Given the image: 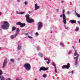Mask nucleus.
<instances>
[{
    "instance_id": "nucleus-1",
    "label": "nucleus",
    "mask_w": 80,
    "mask_h": 80,
    "mask_svg": "<svg viewBox=\"0 0 80 80\" xmlns=\"http://www.w3.org/2000/svg\"><path fill=\"white\" fill-rule=\"evenodd\" d=\"M10 24L7 21L3 22V24L1 25V28L3 30H8L9 28V25Z\"/></svg>"
},
{
    "instance_id": "nucleus-2",
    "label": "nucleus",
    "mask_w": 80,
    "mask_h": 80,
    "mask_svg": "<svg viewBox=\"0 0 80 80\" xmlns=\"http://www.w3.org/2000/svg\"><path fill=\"white\" fill-rule=\"evenodd\" d=\"M75 52L74 54V56H77L76 57H75L74 58V59H75V65H77V64H78L77 61L78 60V58L79 57V54H78L77 52V50H75Z\"/></svg>"
},
{
    "instance_id": "nucleus-3",
    "label": "nucleus",
    "mask_w": 80,
    "mask_h": 80,
    "mask_svg": "<svg viewBox=\"0 0 80 80\" xmlns=\"http://www.w3.org/2000/svg\"><path fill=\"white\" fill-rule=\"evenodd\" d=\"M24 67L27 71H29L31 69V65L28 63H25L24 65Z\"/></svg>"
},
{
    "instance_id": "nucleus-4",
    "label": "nucleus",
    "mask_w": 80,
    "mask_h": 80,
    "mask_svg": "<svg viewBox=\"0 0 80 80\" xmlns=\"http://www.w3.org/2000/svg\"><path fill=\"white\" fill-rule=\"evenodd\" d=\"M63 14L60 16V17L62 18V17L63 19V22L65 25H66L67 23V20L66 19V16H65V14L64 12H65V11H63Z\"/></svg>"
},
{
    "instance_id": "nucleus-5",
    "label": "nucleus",
    "mask_w": 80,
    "mask_h": 80,
    "mask_svg": "<svg viewBox=\"0 0 80 80\" xmlns=\"http://www.w3.org/2000/svg\"><path fill=\"white\" fill-rule=\"evenodd\" d=\"M43 24L42 22H39L38 23V30H41V28L43 27Z\"/></svg>"
},
{
    "instance_id": "nucleus-6",
    "label": "nucleus",
    "mask_w": 80,
    "mask_h": 80,
    "mask_svg": "<svg viewBox=\"0 0 80 80\" xmlns=\"http://www.w3.org/2000/svg\"><path fill=\"white\" fill-rule=\"evenodd\" d=\"M70 68V63H68L67 65H64L62 67V68L63 69L64 68H67V69H68Z\"/></svg>"
},
{
    "instance_id": "nucleus-7",
    "label": "nucleus",
    "mask_w": 80,
    "mask_h": 80,
    "mask_svg": "<svg viewBox=\"0 0 80 80\" xmlns=\"http://www.w3.org/2000/svg\"><path fill=\"white\" fill-rule=\"evenodd\" d=\"M8 63V62L7 61V59H5L2 65V68H5V67L6 66V64Z\"/></svg>"
},
{
    "instance_id": "nucleus-8",
    "label": "nucleus",
    "mask_w": 80,
    "mask_h": 80,
    "mask_svg": "<svg viewBox=\"0 0 80 80\" xmlns=\"http://www.w3.org/2000/svg\"><path fill=\"white\" fill-rule=\"evenodd\" d=\"M48 70V68H46L45 67H42L40 68L39 69V71L40 72H42V70L45 71L46 70Z\"/></svg>"
},
{
    "instance_id": "nucleus-9",
    "label": "nucleus",
    "mask_w": 80,
    "mask_h": 80,
    "mask_svg": "<svg viewBox=\"0 0 80 80\" xmlns=\"http://www.w3.org/2000/svg\"><path fill=\"white\" fill-rule=\"evenodd\" d=\"M25 18H26V21H28V20H30V18H30V15L28 14H27L25 15Z\"/></svg>"
},
{
    "instance_id": "nucleus-10",
    "label": "nucleus",
    "mask_w": 80,
    "mask_h": 80,
    "mask_svg": "<svg viewBox=\"0 0 80 80\" xmlns=\"http://www.w3.org/2000/svg\"><path fill=\"white\" fill-rule=\"evenodd\" d=\"M40 7L39 6H38V4L37 3H36L35 4V9L34 10H38V9H39L40 8Z\"/></svg>"
},
{
    "instance_id": "nucleus-11",
    "label": "nucleus",
    "mask_w": 80,
    "mask_h": 80,
    "mask_svg": "<svg viewBox=\"0 0 80 80\" xmlns=\"http://www.w3.org/2000/svg\"><path fill=\"white\" fill-rule=\"evenodd\" d=\"M28 23H32L34 22V20L33 19L30 18V19H29L28 21H27Z\"/></svg>"
},
{
    "instance_id": "nucleus-12",
    "label": "nucleus",
    "mask_w": 80,
    "mask_h": 80,
    "mask_svg": "<svg viewBox=\"0 0 80 80\" xmlns=\"http://www.w3.org/2000/svg\"><path fill=\"white\" fill-rule=\"evenodd\" d=\"M17 36V34H15V35H11V36L10 38H11V39H13L14 38H15Z\"/></svg>"
},
{
    "instance_id": "nucleus-13",
    "label": "nucleus",
    "mask_w": 80,
    "mask_h": 80,
    "mask_svg": "<svg viewBox=\"0 0 80 80\" xmlns=\"http://www.w3.org/2000/svg\"><path fill=\"white\" fill-rule=\"evenodd\" d=\"M17 14H19V15H23L25 13V12H18V11H16Z\"/></svg>"
},
{
    "instance_id": "nucleus-14",
    "label": "nucleus",
    "mask_w": 80,
    "mask_h": 80,
    "mask_svg": "<svg viewBox=\"0 0 80 80\" xmlns=\"http://www.w3.org/2000/svg\"><path fill=\"white\" fill-rule=\"evenodd\" d=\"M0 79L1 80H5V78L3 76L0 75Z\"/></svg>"
},
{
    "instance_id": "nucleus-15",
    "label": "nucleus",
    "mask_w": 80,
    "mask_h": 80,
    "mask_svg": "<svg viewBox=\"0 0 80 80\" xmlns=\"http://www.w3.org/2000/svg\"><path fill=\"white\" fill-rule=\"evenodd\" d=\"M69 22H71V23H76V21L73 20H72L69 21Z\"/></svg>"
},
{
    "instance_id": "nucleus-16",
    "label": "nucleus",
    "mask_w": 80,
    "mask_h": 80,
    "mask_svg": "<svg viewBox=\"0 0 80 80\" xmlns=\"http://www.w3.org/2000/svg\"><path fill=\"white\" fill-rule=\"evenodd\" d=\"M17 48L18 50H21L22 49V46L20 45H19L18 46Z\"/></svg>"
},
{
    "instance_id": "nucleus-17",
    "label": "nucleus",
    "mask_w": 80,
    "mask_h": 80,
    "mask_svg": "<svg viewBox=\"0 0 80 80\" xmlns=\"http://www.w3.org/2000/svg\"><path fill=\"white\" fill-rule=\"evenodd\" d=\"M20 25V27H25V23H21V25Z\"/></svg>"
},
{
    "instance_id": "nucleus-18",
    "label": "nucleus",
    "mask_w": 80,
    "mask_h": 80,
    "mask_svg": "<svg viewBox=\"0 0 80 80\" xmlns=\"http://www.w3.org/2000/svg\"><path fill=\"white\" fill-rule=\"evenodd\" d=\"M20 31V30H19V29L17 28V32L16 33V34H17V35H18V33H19V32Z\"/></svg>"
},
{
    "instance_id": "nucleus-19",
    "label": "nucleus",
    "mask_w": 80,
    "mask_h": 80,
    "mask_svg": "<svg viewBox=\"0 0 80 80\" xmlns=\"http://www.w3.org/2000/svg\"><path fill=\"white\" fill-rule=\"evenodd\" d=\"M38 55H39V56H40V57H43V54H42L41 52H39L38 53Z\"/></svg>"
},
{
    "instance_id": "nucleus-20",
    "label": "nucleus",
    "mask_w": 80,
    "mask_h": 80,
    "mask_svg": "<svg viewBox=\"0 0 80 80\" xmlns=\"http://www.w3.org/2000/svg\"><path fill=\"white\" fill-rule=\"evenodd\" d=\"M16 29V27H15L14 26L12 27V31H15Z\"/></svg>"
},
{
    "instance_id": "nucleus-21",
    "label": "nucleus",
    "mask_w": 80,
    "mask_h": 80,
    "mask_svg": "<svg viewBox=\"0 0 80 80\" xmlns=\"http://www.w3.org/2000/svg\"><path fill=\"white\" fill-rule=\"evenodd\" d=\"M21 23H21L20 22H17L16 23V25H21Z\"/></svg>"
},
{
    "instance_id": "nucleus-22",
    "label": "nucleus",
    "mask_w": 80,
    "mask_h": 80,
    "mask_svg": "<svg viewBox=\"0 0 80 80\" xmlns=\"http://www.w3.org/2000/svg\"><path fill=\"white\" fill-rule=\"evenodd\" d=\"M78 30H79V28H78V27H77L76 29H75V31H76V32H78Z\"/></svg>"
},
{
    "instance_id": "nucleus-23",
    "label": "nucleus",
    "mask_w": 80,
    "mask_h": 80,
    "mask_svg": "<svg viewBox=\"0 0 80 80\" xmlns=\"http://www.w3.org/2000/svg\"><path fill=\"white\" fill-rule=\"evenodd\" d=\"M76 15H77V17H78L79 18H80V14H79L78 13H76Z\"/></svg>"
},
{
    "instance_id": "nucleus-24",
    "label": "nucleus",
    "mask_w": 80,
    "mask_h": 80,
    "mask_svg": "<svg viewBox=\"0 0 80 80\" xmlns=\"http://www.w3.org/2000/svg\"><path fill=\"white\" fill-rule=\"evenodd\" d=\"M60 45H61V47H63L65 46V45H64V44H63V43L62 42L61 43Z\"/></svg>"
},
{
    "instance_id": "nucleus-25",
    "label": "nucleus",
    "mask_w": 80,
    "mask_h": 80,
    "mask_svg": "<svg viewBox=\"0 0 80 80\" xmlns=\"http://www.w3.org/2000/svg\"><path fill=\"white\" fill-rule=\"evenodd\" d=\"M52 64L54 67H56V66L55 65V63H54V62H52Z\"/></svg>"
},
{
    "instance_id": "nucleus-26",
    "label": "nucleus",
    "mask_w": 80,
    "mask_h": 80,
    "mask_svg": "<svg viewBox=\"0 0 80 80\" xmlns=\"http://www.w3.org/2000/svg\"><path fill=\"white\" fill-rule=\"evenodd\" d=\"M3 74V72L2 70L0 69V75H2Z\"/></svg>"
},
{
    "instance_id": "nucleus-27",
    "label": "nucleus",
    "mask_w": 80,
    "mask_h": 80,
    "mask_svg": "<svg viewBox=\"0 0 80 80\" xmlns=\"http://www.w3.org/2000/svg\"><path fill=\"white\" fill-rule=\"evenodd\" d=\"M48 61H47V63L48 64H50V59H48Z\"/></svg>"
},
{
    "instance_id": "nucleus-28",
    "label": "nucleus",
    "mask_w": 80,
    "mask_h": 80,
    "mask_svg": "<svg viewBox=\"0 0 80 80\" xmlns=\"http://www.w3.org/2000/svg\"><path fill=\"white\" fill-rule=\"evenodd\" d=\"M10 61L12 62H14V59H10Z\"/></svg>"
},
{
    "instance_id": "nucleus-29",
    "label": "nucleus",
    "mask_w": 80,
    "mask_h": 80,
    "mask_svg": "<svg viewBox=\"0 0 80 80\" xmlns=\"http://www.w3.org/2000/svg\"><path fill=\"white\" fill-rule=\"evenodd\" d=\"M55 72L56 73H57V68L56 67H55Z\"/></svg>"
},
{
    "instance_id": "nucleus-30",
    "label": "nucleus",
    "mask_w": 80,
    "mask_h": 80,
    "mask_svg": "<svg viewBox=\"0 0 80 80\" xmlns=\"http://www.w3.org/2000/svg\"><path fill=\"white\" fill-rule=\"evenodd\" d=\"M43 77H44V78H46V77H47V75L45 74H44L43 75Z\"/></svg>"
},
{
    "instance_id": "nucleus-31",
    "label": "nucleus",
    "mask_w": 80,
    "mask_h": 80,
    "mask_svg": "<svg viewBox=\"0 0 80 80\" xmlns=\"http://www.w3.org/2000/svg\"><path fill=\"white\" fill-rule=\"evenodd\" d=\"M25 5H27L28 4V2L27 1H26L24 2Z\"/></svg>"
},
{
    "instance_id": "nucleus-32",
    "label": "nucleus",
    "mask_w": 80,
    "mask_h": 80,
    "mask_svg": "<svg viewBox=\"0 0 80 80\" xmlns=\"http://www.w3.org/2000/svg\"><path fill=\"white\" fill-rule=\"evenodd\" d=\"M28 38H31V39L32 38V37L30 36H28Z\"/></svg>"
},
{
    "instance_id": "nucleus-33",
    "label": "nucleus",
    "mask_w": 80,
    "mask_h": 80,
    "mask_svg": "<svg viewBox=\"0 0 80 80\" xmlns=\"http://www.w3.org/2000/svg\"><path fill=\"white\" fill-rule=\"evenodd\" d=\"M6 80H12V79L10 78H8Z\"/></svg>"
},
{
    "instance_id": "nucleus-34",
    "label": "nucleus",
    "mask_w": 80,
    "mask_h": 80,
    "mask_svg": "<svg viewBox=\"0 0 80 80\" xmlns=\"http://www.w3.org/2000/svg\"><path fill=\"white\" fill-rule=\"evenodd\" d=\"M65 28L66 29H68V27H66V26H65Z\"/></svg>"
},
{
    "instance_id": "nucleus-35",
    "label": "nucleus",
    "mask_w": 80,
    "mask_h": 80,
    "mask_svg": "<svg viewBox=\"0 0 80 80\" xmlns=\"http://www.w3.org/2000/svg\"><path fill=\"white\" fill-rule=\"evenodd\" d=\"M44 60H48V59H47V58H45V57H44Z\"/></svg>"
},
{
    "instance_id": "nucleus-36",
    "label": "nucleus",
    "mask_w": 80,
    "mask_h": 80,
    "mask_svg": "<svg viewBox=\"0 0 80 80\" xmlns=\"http://www.w3.org/2000/svg\"><path fill=\"white\" fill-rule=\"evenodd\" d=\"M36 35H37V36H38V32H36Z\"/></svg>"
},
{
    "instance_id": "nucleus-37",
    "label": "nucleus",
    "mask_w": 80,
    "mask_h": 80,
    "mask_svg": "<svg viewBox=\"0 0 80 80\" xmlns=\"http://www.w3.org/2000/svg\"><path fill=\"white\" fill-rule=\"evenodd\" d=\"M70 11H68V12H67V13L68 14H70Z\"/></svg>"
},
{
    "instance_id": "nucleus-38",
    "label": "nucleus",
    "mask_w": 80,
    "mask_h": 80,
    "mask_svg": "<svg viewBox=\"0 0 80 80\" xmlns=\"http://www.w3.org/2000/svg\"><path fill=\"white\" fill-rule=\"evenodd\" d=\"M20 0H17V2H20Z\"/></svg>"
},
{
    "instance_id": "nucleus-39",
    "label": "nucleus",
    "mask_w": 80,
    "mask_h": 80,
    "mask_svg": "<svg viewBox=\"0 0 80 80\" xmlns=\"http://www.w3.org/2000/svg\"><path fill=\"white\" fill-rule=\"evenodd\" d=\"M39 49H40V48H39V47H37V50H39Z\"/></svg>"
},
{
    "instance_id": "nucleus-40",
    "label": "nucleus",
    "mask_w": 80,
    "mask_h": 80,
    "mask_svg": "<svg viewBox=\"0 0 80 80\" xmlns=\"http://www.w3.org/2000/svg\"><path fill=\"white\" fill-rule=\"evenodd\" d=\"M28 13H29V14H30V13H32V12L29 11Z\"/></svg>"
},
{
    "instance_id": "nucleus-41",
    "label": "nucleus",
    "mask_w": 80,
    "mask_h": 80,
    "mask_svg": "<svg viewBox=\"0 0 80 80\" xmlns=\"http://www.w3.org/2000/svg\"><path fill=\"white\" fill-rule=\"evenodd\" d=\"M16 80H20V79L19 78H18L16 79Z\"/></svg>"
},
{
    "instance_id": "nucleus-42",
    "label": "nucleus",
    "mask_w": 80,
    "mask_h": 80,
    "mask_svg": "<svg viewBox=\"0 0 80 80\" xmlns=\"http://www.w3.org/2000/svg\"><path fill=\"white\" fill-rule=\"evenodd\" d=\"M78 23H79V24H80V21H79L78 22Z\"/></svg>"
},
{
    "instance_id": "nucleus-43",
    "label": "nucleus",
    "mask_w": 80,
    "mask_h": 80,
    "mask_svg": "<svg viewBox=\"0 0 80 80\" xmlns=\"http://www.w3.org/2000/svg\"><path fill=\"white\" fill-rule=\"evenodd\" d=\"M71 53H72V52L71 51H69V54H70Z\"/></svg>"
},
{
    "instance_id": "nucleus-44",
    "label": "nucleus",
    "mask_w": 80,
    "mask_h": 80,
    "mask_svg": "<svg viewBox=\"0 0 80 80\" xmlns=\"http://www.w3.org/2000/svg\"><path fill=\"white\" fill-rule=\"evenodd\" d=\"M63 2H64L63 1H61V3H63Z\"/></svg>"
},
{
    "instance_id": "nucleus-45",
    "label": "nucleus",
    "mask_w": 80,
    "mask_h": 80,
    "mask_svg": "<svg viewBox=\"0 0 80 80\" xmlns=\"http://www.w3.org/2000/svg\"><path fill=\"white\" fill-rule=\"evenodd\" d=\"M25 35H28V33H26L25 34Z\"/></svg>"
},
{
    "instance_id": "nucleus-46",
    "label": "nucleus",
    "mask_w": 80,
    "mask_h": 80,
    "mask_svg": "<svg viewBox=\"0 0 80 80\" xmlns=\"http://www.w3.org/2000/svg\"><path fill=\"white\" fill-rule=\"evenodd\" d=\"M71 73H73V71H72V72H71Z\"/></svg>"
},
{
    "instance_id": "nucleus-47",
    "label": "nucleus",
    "mask_w": 80,
    "mask_h": 80,
    "mask_svg": "<svg viewBox=\"0 0 80 80\" xmlns=\"http://www.w3.org/2000/svg\"><path fill=\"white\" fill-rule=\"evenodd\" d=\"M2 13L0 12V15H1V14Z\"/></svg>"
},
{
    "instance_id": "nucleus-48",
    "label": "nucleus",
    "mask_w": 80,
    "mask_h": 80,
    "mask_svg": "<svg viewBox=\"0 0 80 80\" xmlns=\"http://www.w3.org/2000/svg\"><path fill=\"white\" fill-rule=\"evenodd\" d=\"M72 47L74 49H75V48H74V47H73V46H72Z\"/></svg>"
},
{
    "instance_id": "nucleus-49",
    "label": "nucleus",
    "mask_w": 80,
    "mask_h": 80,
    "mask_svg": "<svg viewBox=\"0 0 80 80\" xmlns=\"http://www.w3.org/2000/svg\"><path fill=\"white\" fill-rule=\"evenodd\" d=\"M68 73H70V72H69Z\"/></svg>"
},
{
    "instance_id": "nucleus-50",
    "label": "nucleus",
    "mask_w": 80,
    "mask_h": 80,
    "mask_svg": "<svg viewBox=\"0 0 80 80\" xmlns=\"http://www.w3.org/2000/svg\"><path fill=\"white\" fill-rule=\"evenodd\" d=\"M35 80H37V79H35Z\"/></svg>"
},
{
    "instance_id": "nucleus-51",
    "label": "nucleus",
    "mask_w": 80,
    "mask_h": 80,
    "mask_svg": "<svg viewBox=\"0 0 80 80\" xmlns=\"http://www.w3.org/2000/svg\"><path fill=\"white\" fill-rule=\"evenodd\" d=\"M1 49V48L0 47V50Z\"/></svg>"
},
{
    "instance_id": "nucleus-52",
    "label": "nucleus",
    "mask_w": 80,
    "mask_h": 80,
    "mask_svg": "<svg viewBox=\"0 0 80 80\" xmlns=\"http://www.w3.org/2000/svg\"><path fill=\"white\" fill-rule=\"evenodd\" d=\"M57 10H58V9H57Z\"/></svg>"
}]
</instances>
